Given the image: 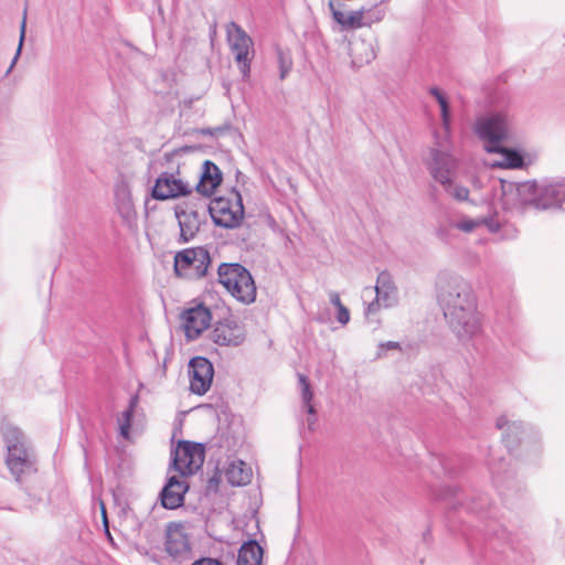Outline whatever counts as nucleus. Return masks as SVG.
I'll use <instances>...</instances> for the list:
<instances>
[{
	"label": "nucleus",
	"instance_id": "f257e3e1",
	"mask_svg": "<svg viewBox=\"0 0 565 565\" xmlns=\"http://www.w3.org/2000/svg\"><path fill=\"white\" fill-rule=\"evenodd\" d=\"M438 301L449 328L461 342L470 341L481 333L477 297L466 279L452 276L440 282Z\"/></svg>",
	"mask_w": 565,
	"mask_h": 565
},
{
	"label": "nucleus",
	"instance_id": "f03ea898",
	"mask_svg": "<svg viewBox=\"0 0 565 565\" xmlns=\"http://www.w3.org/2000/svg\"><path fill=\"white\" fill-rule=\"evenodd\" d=\"M507 198L513 195L520 205L540 211L565 212V177H544L520 183L502 184Z\"/></svg>",
	"mask_w": 565,
	"mask_h": 565
},
{
	"label": "nucleus",
	"instance_id": "7ed1b4c3",
	"mask_svg": "<svg viewBox=\"0 0 565 565\" xmlns=\"http://www.w3.org/2000/svg\"><path fill=\"white\" fill-rule=\"evenodd\" d=\"M1 433L7 448V467L20 482L24 476L36 471L34 451L24 433L17 426L6 424Z\"/></svg>",
	"mask_w": 565,
	"mask_h": 565
},
{
	"label": "nucleus",
	"instance_id": "20e7f679",
	"mask_svg": "<svg viewBox=\"0 0 565 565\" xmlns=\"http://www.w3.org/2000/svg\"><path fill=\"white\" fill-rule=\"evenodd\" d=\"M218 281L239 302L250 305L256 299L252 274L238 263H223L217 269Z\"/></svg>",
	"mask_w": 565,
	"mask_h": 565
},
{
	"label": "nucleus",
	"instance_id": "39448f33",
	"mask_svg": "<svg viewBox=\"0 0 565 565\" xmlns=\"http://www.w3.org/2000/svg\"><path fill=\"white\" fill-rule=\"evenodd\" d=\"M435 146L429 149V156L425 160L430 177L440 184H446L454 178L458 168L456 158L450 153L448 140L435 134Z\"/></svg>",
	"mask_w": 565,
	"mask_h": 565
},
{
	"label": "nucleus",
	"instance_id": "423d86ee",
	"mask_svg": "<svg viewBox=\"0 0 565 565\" xmlns=\"http://www.w3.org/2000/svg\"><path fill=\"white\" fill-rule=\"evenodd\" d=\"M211 255L203 246L190 247L174 255V273L190 280L200 279L207 274Z\"/></svg>",
	"mask_w": 565,
	"mask_h": 565
},
{
	"label": "nucleus",
	"instance_id": "0eeeda50",
	"mask_svg": "<svg viewBox=\"0 0 565 565\" xmlns=\"http://www.w3.org/2000/svg\"><path fill=\"white\" fill-rule=\"evenodd\" d=\"M509 118L503 113L479 117L475 124V132L484 142L486 150L500 151L501 142L509 134Z\"/></svg>",
	"mask_w": 565,
	"mask_h": 565
},
{
	"label": "nucleus",
	"instance_id": "6e6552de",
	"mask_svg": "<svg viewBox=\"0 0 565 565\" xmlns=\"http://www.w3.org/2000/svg\"><path fill=\"white\" fill-rule=\"evenodd\" d=\"M227 42L235 56L239 72L244 78L249 76L250 62L254 56V42L252 38L235 22L226 26Z\"/></svg>",
	"mask_w": 565,
	"mask_h": 565
},
{
	"label": "nucleus",
	"instance_id": "1a4fd4ad",
	"mask_svg": "<svg viewBox=\"0 0 565 565\" xmlns=\"http://www.w3.org/2000/svg\"><path fill=\"white\" fill-rule=\"evenodd\" d=\"M204 458L202 444L182 440L172 452L171 468L181 477L191 476L202 467Z\"/></svg>",
	"mask_w": 565,
	"mask_h": 565
},
{
	"label": "nucleus",
	"instance_id": "9d476101",
	"mask_svg": "<svg viewBox=\"0 0 565 565\" xmlns=\"http://www.w3.org/2000/svg\"><path fill=\"white\" fill-rule=\"evenodd\" d=\"M164 552L172 565H183L192 558V547L181 524L170 523L166 530Z\"/></svg>",
	"mask_w": 565,
	"mask_h": 565
},
{
	"label": "nucleus",
	"instance_id": "9b49d317",
	"mask_svg": "<svg viewBox=\"0 0 565 565\" xmlns=\"http://www.w3.org/2000/svg\"><path fill=\"white\" fill-rule=\"evenodd\" d=\"M209 212L213 222L224 228H235L241 224L244 216L242 198L236 193V201L233 204L224 198L214 199L209 205Z\"/></svg>",
	"mask_w": 565,
	"mask_h": 565
},
{
	"label": "nucleus",
	"instance_id": "f8f14e48",
	"mask_svg": "<svg viewBox=\"0 0 565 565\" xmlns=\"http://www.w3.org/2000/svg\"><path fill=\"white\" fill-rule=\"evenodd\" d=\"M497 427L503 430L502 440L509 451L514 449L518 445L527 447L535 441V433L532 428L525 429L521 422H509L502 416L497 419Z\"/></svg>",
	"mask_w": 565,
	"mask_h": 565
},
{
	"label": "nucleus",
	"instance_id": "ddd939ff",
	"mask_svg": "<svg viewBox=\"0 0 565 565\" xmlns=\"http://www.w3.org/2000/svg\"><path fill=\"white\" fill-rule=\"evenodd\" d=\"M178 174L179 172H162L152 188V198L163 201L191 193V185L182 181Z\"/></svg>",
	"mask_w": 565,
	"mask_h": 565
},
{
	"label": "nucleus",
	"instance_id": "4468645a",
	"mask_svg": "<svg viewBox=\"0 0 565 565\" xmlns=\"http://www.w3.org/2000/svg\"><path fill=\"white\" fill-rule=\"evenodd\" d=\"M376 297L371 301L366 309L365 316L370 318L375 313L380 307L390 308L397 302V288L395 287L391 275L387 271H382L377 276L375 286Z\"/></svg>",
	"mask_w": 565,
	"mask_h": 565
},
{
	"label": "nucleus",
	"instance_id": "2eb2a0df",
	"mask_svg": "<svg viewBox=\"0 0 565 565\" xmlns=\"http://www.w3.org/2000/svg\"><path fill=\"white\" fill-rule=\"evenodd\" d=\"M214 369L212 363L203 356H195L189 363L190 390L198 395L205 394L212 384Z\"/></svg>",
	"mask_w": 565,
	"mask_h": 565
},
{
	"label": "nucleus",
	"instance_id": "dca6fc26",
	"mask_svg": "<svg viewBox=\"0 0 565 565\" xmlns=\"http://www.w3.org/2000/svg\"><path fill=\"white\" fill-rule=\"evenodd\" d=\"M245 337L244 327L233 318L216 322L211 332V340L223 347H237L244 342Z\"/></svg>",
	"mask_w": 565,
	"mask_h": 565
},
{
	"label": "nucleus",
	"instance_id": "f3484780",
	"mask_svg": "<svg viewBox=\"0 0 565 565\" xmlns=\"http://www.w3.org/2000/svg\"><path fill=\"white\" fill-rule=\"evenodd\" d=\"M182 318L185 337L189 340H195L210 327L212 315L209 308L203 305H198L184 311Z\"/></svg>",
	"mask_w": 565,
	"mask_h": 565
},
{
	"label": "nucleus",
	"instance_id": "a211bd4d",
	"mask_svg": "<svg viewBox=\"0 0 565 565\" xmlns=\"http://www.w3.org/2000/svg\"><path fill=\"white\" fill-rule=\"evenodd\" d=\"M189 486L180 477L171 476L160 492L161 504L166 509H177L183 504Z\"/></svg>",
	"mask_w": 565,
	"mask_h": 565
},
{
	"label": "nucleus",
	"instance_id": "6ab92c4d",
	"mask_svg": "<svg viewBox=\"0 0 565 565\" xmlns=\"http://www.w3.org/2000/svg\"><path fill=\"white\" fill-rule=\"evenodd\" d=\"M221 182L222 172L220 168L210 160L204 161L200 180L195 185L196 191L204 196H211Z\"/></svg>",
	"mask_w": 565,
	"mask_h": 565
},
{
	"label": "nucleus",
	"instance_id": "aec40b11",
	"mask_svg": "<svg viewBox=\"0 0 565 565\" xmlns=\"http://www.w3.org/2000/svg\"><path fill=\"white\" fill-rule=\"evenodd\" d=\"M114 195L120 216L127 221L130 220L135 214V209L129 182L124 178L118 179L115 183Z\"/></svg>",
	"mask_w": 565,
	"mask_h": 565
},
{
	"label": "nucleus",
	"instance_id": "412c9836",
	"mask_svg": "<svg viewBox=\"0 0 565 565\" xmlns=\"http://www.w3.org/2000/svg\"><path fill=\"white\" fill-rule=\"evenodd\" d=\"M175 216L180 226V242L188 243L200 230L201 217L198 211H175Z\"/></svg>",
	"mask_w": 565,
	"mask_h": 565
},
{
	"label": "nucleus",
	"instance_id": "4be33fe9",
	"mask_svg": "<svg viewBox=\"0 0 565 565\" xmlns=\"http://www.w3.org/2000/svg\"><path fill=\"white\" fill-rule=\"evenodd\" d=\"M330 10L332 11L333 19L345 29H358L365 26L364 25V13L365 7H361L358 10H353L350 12H343L339 9H335L334 2L331 0L329 2Z\"/></svg>",
	"mask_w": 565,
	"mask_h": 565
},
{
	"label": "nucleus",
	"instance_id": "5701e85b",
	"mask_svg": "<svg viewBox=\"0 0 565 565\" xmlns=\"http://www.w3.org/2000/svg\"><path fill=\"white\" fill-rule=\"evenodd\" d=\"M253 471L243 460H233L225 470V478L232 486H245L250 482Z\"/></svg>",
	"mask_w": 565,
	"mask_h": 565
},
{
	"label": "nucleus",
	"instance_id": "b1692460",
	"mask_svg": "<svg viewBox=\"0 0 565 565\" xmlns=\"http://www.w3.org/2000/svg\"><path fill=\"white\" fill-rule=\"evenodd\" d=\"M263 547L255 540L243 543L237 553L236 565H262Z\"/></svg>",
	"mask_w": 565,
	"mask_h": 565
},
{
	"label": "nucleus",
	"instance_id": "393cba45",
	"mask_svg": "<svg viewBox=\"0 0 565 565\" xmlns=\"http://www.w3.org/2000/svg\"><path fill=\"white\" fill-rule=\"evenodd\" d=\"M299 385L301 390V397H302V407L308 413L307 424L308 428L312 430L315 428L316 422H317V412L315 406L311 404L313 393L310 387V383L307 379V376L299 374Z\"/></svg>",
	"mask_w": 565,
	"mask_h": 565
},
{
	"label": "nucleus",
	"instance_id": "a878e982",
	"mask_svg": "<svg viewBox=\"0 0 565 565\" xmlns=\"http://www.w3.org/2000/svg\"><path fill=\"white\" fill-rule=\"evenodd\" d=\"M354 54L353 63L358 65L367 64L376 57L375 47L372 41L360 40L352 44Z\"/></svg>",
	"mask_w": 565,
	"mask_h": 565
},
{
	"label": "nucleus",
	"instance_id": "bb28decb",
	"mask_svg": "<svg viewBox=\"0 0 565 565\" xmlns=\"http://www.w3.org/2000/svg\"><path fill=\"white\" fill-rule=\"evenodd\" d=\"M139 403V396L134 395L129 399L128 407L121 413L118 418L119 434L122 438L128 439L130 436L131 420Z\"/></svg>",
	"mask_w": 565,
	"mask_h": 565
},
{
	"label": "nucleus",
	"instance_id": "cd10ccee",
	"mask_svg": "<svg viewBox=\"0 0 565 565\" xmlns=\"http://www.w3.org/2000/svg\"><path fill=\"white\" fill-rule=\"evenodd\" d=\"M497 152L502 154L501 161L495 164L500 168L519 169L524 164L522 154L516 150L505 148L501 145V150Z\"/></svg>",
	"mask_w": 565,
	"mask_h": 565
},
{
	"label": "nucleus",
	"instance_id": "c85d7f7f",
	"mask_svg": "<svg viewBox=\"0 0 565 565\" xmlns=\"http://www.w3.org/2000/svg\"><path fill=\"white\" fill-rule=\"evenodd\" d=\"M277 64L279 70V78L284 81L292 70V56L289 50L280 46L276 47Z\"/></svg>",
	"mask_w": 565,
	"mask_h": 565
},
{
	"label": "nucleus",
	"instance_id": "c756f323",
	"mask_svg": "<svg viewBox=\"0 0 565 565\" xmlns=\"http://www.w3.org/2000/svg\"><path fill=\"white\" fill-rule=\"evenodd\" d=\"M445 191L457 201H467L469 198V190L463 185L456 184L454 178H450L446 184H441Z\"/></svg>",
	"mask_w": 565,
	"mask_h": 565
},
{
	"label": "nucleus",
	"instance_id": "7c9ffc66",
	"mask_svg": "<svg viewBox=\"0 0 565 565\" xmlns=\"http://www.w3.org/2000/svg\"><path fill=\"white\" fill-rule=\"evenodd\" d=\"M380 2H374L371 7H365L364 13V25L370 26L372 23H376L383 20L385 15L384 9L380 8Z\"/></svg>",
	"mask_w": 565,
	"mask_h": 565
},
{
	"label": "nucleus",
	"instance_id": "2f4dec72",
	"mask_svg": "<svg viewBox=\"0 0 565 565\" xmlns=\"http://www.w3.org/2000/svg\"><path fill=\"white\" fill-rule=\"evenodd\" d=\"M480 225H481V218L475 220V218H469V217H463L460 221L450 223L451 227L457 228L465 233H471Z\"/></svg>",
	"mask_w": 565,
	"mask_h": 565
},
{
	"label": "nucleus",
	"instance_id": "473e14b6",
	"mask_svg": "<svg viewBox=\"0 0 565 565\" xmlns=\"http://www.w3.org/2000/svg\"><path fill=\"white\" fill-rule=\"evenodd\" d=\"M440 117L444 128V136L446 140L450 138L451 111L449 102L440 106Z\"/></svg>",
	"mask_w": 565,
	"mask_h": 565
},
{
	"label": "nucleus",
	"instance_id": "72a5a7b5",
	"mask_svg": "<svg viewBox=\"0 0 565 565\" xmlns=\"http://www.w3.org/2000/svg\"><path fill=\"white\" fill-rule=\"evenodd\" d=\"M26 12L24 11V14ZM25 15L23 17V20H22V23H21V26H20V40H19V46L17 49V52H15V55L9 66V68L7 70V74H9L12 68L14 67L20 54H21V50H22V45H23V41H24V38H25V25H26V21H25Z\"/></svg>",
	"mask_w": 565,
	"mask_h": 565
},
{
	"label": "nucleus",
	"instance_id": "f704fd0d",
	"mask_svg": "<svg viewBox=\"0 0 565 565\" xmlns=\"http://www.w3.org/2000/svg\"><path fill=\"white\" fill-rule=\"evenodd\" d=\"M401 344L395 341L382 342L379 345L377 358H382L385 350H399Z\"/></svg>",
	"mask_w": 565,
	"mask_h": 565
},
{
	"label": "nucleus",
	"instance_id": "c9c22d12",
	"mask_svg": "<svg viewBox=\"0 0 565 565\" xmlns=\"http://www.w3.org/2000/svg\"><path fill=\"white\" fill-rule=\"evenodd\" d=\"M337 320L342 326L350 321V311L345 306L337 308Z\"/></svg>",
	"mask_w": 565,
	"mask_h": 565
},
{
	"label": "nucleus",
	"instance_id": "e433bc0d",
	"mask_svg": "<svg viewBox=\"0 0 565 565\" xmlns=\"http://www.w3.org/2000/svg\"><path fill=\"white\" fill-rule=\"evenodd\" d=\"M429 94L436 98L439 107L448 103V99L445 96V94L437 87H431L429 89Z\"/></svg>",
	"mask_w": 565,
	"mask_h": 565
},
{
	"label": "nucleus",
	"instance_id": "4c0bfd02",
	"mask_svg": "<svg viewBox=\"0 0 565 565\" xmlns=\"http://www.w3.org/2000/svg\"><path fill=\"white\" fill-rule=\"evenodd\" d=\"M481 224H484L488 227V230L492 233H497L501 227L500 222L493 217L481 218Z\"/></svg>",
	"mask_w": 565,
	"mask_h": 565
},
{
	"label": "nucleus",
	"instance_id": "58836bf2",
	"mask_svg": "<svg viewBox=\"0 0 565 565\" xmlns=\"http://www.w3.org/2000/svg\"><path fill=\"white\" fill-rule=\"evenodd\" d=\"M191 565H224L221 561L212 557H201Z\"/></svg>",
	"mask_w": 565,
	"mask_h": 565
},
{
	"label": "nucleus",
	"instance_id": "ea45409f",
	"mask_svg": "<svg viewBox=\"0 0 565 565\" xmlns=\"http://www.w3.org/2000/svg\"><path fill=\"white\" fill-rule=\"evenodd\" d=\"M149 558L158 565H172L168 556H158L157 554L149 555Z\"/></svg>",
	"mask_w": 565,
	"mask_h": 565
},
{
	"label": "nucleus",
	"instance_id": "a19ab883",
	"mask_svg": "<svg viewBox=\"0 0 565 565\" xmlns=\"http://www.w3.org/2000/svg\"><path fill=\"white\" fill-rule=\"evenodd\" d=\"M329 299H330V302L335 307V309L344 306L341 302L340 296L337 291H330Z\"/></svg>",
	"mask_w": 565,
	"mask_h": 565
},
{
	"label": "nucleus",
	"instance_id": "79ce46f5",
	"mask_svg": "<svg viewBox=\"0 0 565 565\" xmlns=\"http://www.w3.org/2000/svg\"><path fill=\"white\" fill-rule=\"evenodd\" d=\"M489 469H490L491 475L494 478V481L499 484L501 468H498L493 462H489Z\"/></svg>",
	"mask_w": 565,
	"mask_h": 565
},
{
	"label": "nucleus",
	"instance_id": "37998d69",
	"mask_svg": "<svg viewBox=\"0 0 565 565\" xmlns=\"http://www.w3.org/2000/svg\"><path fill=\"white\" fill-rule=\"evenodd\" d=\"M99 505H100V511H102V516H103V522H104V525L106 529V533H107V535H109L106 508H105V504L103 501H100Z\"/></svg>",
	"mask_w": 565,
	"mask_h": 565
},
{
	"label": "nucleus",
	"instance_id": "c03bdc74",
	"mask_svg": "<svg viewBox=\"0 0 565 565\" xmlns=\"http://www.w3.org/2000/svg\"><path fill=\"white\" fill-rule=\"evenodd\" d=\"M467 510L468 511H471V512H475V513H479L482 509L481 505H473V504H467Z\"/></svg>",
	"mask_w": 565,
	"mask_h": 565
},
{
	"label": "nucleus",
	"instance_id": "a18cd8bd",
	"mask_svg": "<svg viewBox=\"0 0 565 565\" xmlns=\"http://www.w3.org/2000/svg\"><path fill=\"white\" fill-rule=\"evenodd\" d=\"M317 321H319L321 323H326L328 321L327 316L324 313H319L317 316Z\"/></svg>",
	"mask_w": 565,
	"mask_h": 565
}]
</instances>
